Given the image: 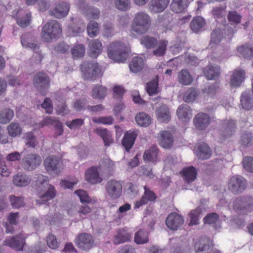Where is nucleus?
Masks as SVG:
<instances>
[{
    "label": "nucleus",
    "mask_w": 253,
    "mask_h": 253,
    "mask_svg": "<svg viewBox=\"0 0 253 253\" xmlns=\"http://www.w3.org/2000/svg\"><path fill=\"white\" fill-rule=\"evenodd\" d=\"M36 183L38 190L43 193H41L40 195V198L36 201L37 205L43 204L56 196L55 188L53 185L48 184L46 177L42 175H39Z\"/></svg>",
    "instance_id": "obj_1"
},
{
    "label": "nucleus",
    "mask_w": 253,
    "mask_h": 253,
    "mask_svg": "<svg viewBox=\"0 0 253 253\" xmlns=\"http://www.w3.org/2000/svg\"><path fill=\"white\" fill-rule=\"evenodd\" d=\"M150 22V17L147 14L138 13L132 22L131 31L139 35L145 34L149 29Z\"/></svg>",
    "instance_id": "obj_2"
},
{
    "label": "nucleus",
    "mask_w": 253,
    "mask_h": 253,
    "mask_svg": "<svg viewBox=\"0 0 253 253\" xmlns=\"http://www.w3.org/2000/svg\"><path fill=\"white\" fill-rule=\"evenodd\" d=\"M109 57L117 62H124L128 54L124 44L120 42L111 43L107 50Z\"/></svg>",
    "instance_id": "obj_3"
},
{
    "label": "nucleus",
    "mask_w": 253,
    "mask_h": 253,
    "mask_svg": "<svg viewBox=\"0 0 253 253\" xmlns=\"http://www.w3.org/2000/svg\"><path fill=\"white\" fill-rule=\"evenodd\" d=\"M61 28L56 20H50L46 23L42 28V37L46 42H50L53 39L57 38L61 33Z\"/></svg>",
    "instance_id": "obj_4"
},
{
    "label": "nucleus",
    "mask_w": 253,
    "mask_h": 253,
    "mask_svg": "<svg viewBox=\"0 0 253 253\" xmlns=\"http://www.w3.org/2000/svg\"><path fill=\"white\" fill-rule=\"evenodd\" d=\"M235 32L234 29L229 26H226L225 29H221L220 28H215L211 34L210 45L212 47V44H218L223 38L228 41H231Z\"/></svg>",
    "instance_id": "obj_5"
},
{
    "label": "nucleus",
    "mask_w": 253,
    "mask_h": 253,
    "mask_svg": "<svg viewBox=\"0 0 253 253\" xmlns=\"http://www.w3.org/2000/svg\"><path fill=\"white\" fill-rule=\"evenodd\" d=\"M233 207L239 213L247 214L253 211V198L251 196H239L234 201Z\"/></svg>",
    "instance_id": "obj_6"
},
{
    "label": "nucleus",
    "mask_w": 253,
    "mask_h": 253,
    "mask_svg": "<svg viewBox=\"0 0 253 253\" xmlns=\"http://www.w3.org/2000/svg\"><path fill=\"white\" fill-rule=\"evenodd\" d=\"M81 70L84 79L95 80L101 76V70L98 64L94 62L85 61L81 65Z\"/></svg>",
    "instance_id": "obj_7"
},
{
    "label": "nucleus",
    "mask_w": 253,
    "mask_h": 253,
    "mask_svg": "<svg viewBox=\"0 0 253 253\" xmlns=\"http://www.w3.org/2000/svg\"><path fill=\"white\" fill-rule=\"evenodd\" d=\"M50 82L49 76L44 72H39L34 77V85L42 95H44L49 88Z\"/></svg>",
    "instance_id": "obj_8"
},
{
    "label": "nucleus",
    "mask_w": 253,
    "mask_h": 253,
    "mask_svg": "<svg viewBox=\"0 0 253 253\" xmlns=\"http://www.w3.org/2000/svg\"><path fill=\"white\" fill-rule=\"evenodd\" d=\"M42 163L41 157L37 154H27L22 159V168L28 171H32L36 169Z\"/></svg>",
    "instance_id": "obj_9"
},
{
    "label": "nucleus",
    "mask_w": 253,
    "mask_h": 253,
    "mask_svg": "<svg viewBox=\"0 0 253 253\" xmlns=\"http://www.w3.org/2000/svg\"><path fill=\"white\" fill-rule=\"evenodd\" d=\"M123 183L121 181L109 180L105 186V191L108 197L112 200L120 198L122 193Z\"/></svg>",
    "instance_id": "obj_10"
},
{
    "label": "nucleus",
    "mask_w": 253,
    "mask_h": 253,
    "mask_svg": "<svg viewBox=\"0 0 253 253\" xmlns=\"http://www.w3.org/2000/svg\"><path fill=\"white\" fill-rule=\"evenodd\" d=\"M35 37L31 34L26 33L21 36V43L23 47L32 49L37 54L41 61L43 58L41 51L40 50V45L34 43Z\"/></svg>",
    "instance_id": "obj_11"
},
{
    "label": "nucleus",
    "mask_w": 253,
    "mask_h": 253,
    "mask_svg": "<svg viewBox=\"0 0 253 253\" xmlns=\"http://www.w3.org/2000/svg\"><path fill=\"white\" fill-rule=\"evenodd\" d=\"M246 179L240 175L232 177L228 182V188L234 194L242 193L246 188Z\"/></svg>",
    "instance_id": "obj_12"
},
{
    "label": "nucleus",
    "mask_w": 253,
    "mask_h": 253,
    "mask_svg": "<svg viewBox=\"0 0 253 253\" xmlns=\"http://www.w3.org/2000/svg\"><path fill=\"white\" fill-rule=\"evenodd\" d=\"M236 128L235 121L232 119L224 120L220 127L221 135L224 138L230 137L235 134Z\"/></svg>",
    "instance_id": "obj_13"
},
{
    "label": "nucleus",
    "mask_w": 253,
    "mask_h": 253,
    "mask_svg": "<svg viewBox=\"0 0 253 253\" xmlns=\"http://www.w3.org/2000/svg\"><path fill=\"white\" fill-rule=\"evenodd\" d=\"M25 244V237L22 233L13 237H7L4 241L5 245L18 251H23Z\"/></svg>",
    "instance_id": "obj_14"
},
{
    "label": "nucleus",
    "mask_w": 253,
    "mask_h": 253,
    "mask_svg": "<svg viewBox=\"0 0 253 253\" xmlns=\"http://www.w3.org/2000/svg\"><path fill=\"white\" fill-rule=\"evenodd\" d=\"M184 223L182 216L175 212L169 214L166 219V223L169 228L172 230H176L180 228Z\"/></svg>",
    "instance_id": "obj_15"
},
{
    "label": "nucleus",
    "mask_w": 253,
    "mask_h": 253,
    "mask_svg": "<svg viewBox=\"0 0 253 253\" xmlns=\"http://www.w3.org/2000/svg\"><path fill=\"white\" fill-rule=\"evenodd\" d=\"M212 241L206 236L200 238L194 244L196 253H209L212 247Z\"/></svg>",
    "instance_id": "obj_16"
},
{
    "label": "nucleus",
    "mask_w": 253,
    "mask_h": 253,
    "mask_svg": "<svg viewBox=\"0 0 253 253\" xmlns=\"http://www.w3.org/2000/svg\"><path fill=\"white\" fill-rule=\"evenodd\" d=\"M94 240L90 234L82 233L76 239V246L82 250H89L93 246Z\"/></svg>",
    "instance_id": "obj_17"
},
{
    "label": "nucleus",
    "mask_w": 253,
    "mask_h": 253,
    "mask_svg": "<svg viewBox=\"0 0 253 253\" xmlns=\"http://www.w3.org/2000/svg\"><path fill=\"white\" fill-rule=\"evenodd\" d=\"M70 5L64 1L59 2L52 10H50L51 15L57 18H62L65 17L68 13Z\"/></svg>",
    "instance_id": "obj_18"
},
{
    "label": "nucleus",
    "mask_w": 253,
    "mask_h": 253,
    "mask_svg": "<svg viewBox=\"0 0 253 253\" xmlns=\"http://www.w3.org/2000/svg\"><path fill=\"white\" fill-rule=\"evenodd\" d=\"M193 122L198 129L204 130L209 125L210 118L207 114L200 113L195 116Z\"/></svg>",
    "instance_id": "obj_19"
},
{
    "label": "nucleus",
    "mask_w": 253,
    "mask_h": 253,
    "mask_svg": "<svg viewBox=\"0 0 253 253\" xmlns=\"http://www.w3.org/2000/svg\"><path fill=\"white\" fill-rule=\"evenodd\" d=\"M197 157L201 160H207L211 155V150L205 143H199L195 147Z\"/></svg>",
    "instance_id": "obj_20"
},
{
    "label": "nucleus",
    "mask_w": 253,
    "mask_h": 253,
    "mask_svg": "<svg viewBox=\"0 0 253 253\" xmlns=\"http://www.w3.org/2000/svg\"><path fill=\"white\" fill-rule=\"evenodd\" d=\"M59 159L54 155H50L47 157L44 162L46 170L48 172L57 173L59 171Z\"/></svg>",
    "instance_id": "obj_21"
},
{
    "label": "nucleus",
    "mask_w": 253,
    "mask_h": 253,
    "mask_svg": "<svg viewBox=\"0 0 253 253\" xmlns=\"http://www.w3.org/2000/svg\"><path fill=\"white\" fill-rule=\"evenodd\" d=\"M157 118L161 122L168 123L170 120V114L167 105L162 104L156 110Z\"/></svg>",
    "instance_id": "obj_22"
},
{
    "label": "nucleus",
    "mask_w": 253,
    "mask_h": 253,
    "mask_svg": "<svg viewBox=\"0 0 253 253\" xmlns=\"http://www.w3.org/2000/svg\"><path fill=\"white\" fill-rule=\"evenodd\" d=\"M137 135V132L134 131H128L125 133L122 143L127 152L132 148Z\"/></svg>",
    "instance_id": "obj_23"
},
{
    "label": "nucleus",
    "mask_w": 253,
    "mask_h": 253,
    "mask_svg": "<svg viewBox=\"0 0 253 253\" xmlns=\"http://www.w3.org/2000/svg\"><path fill=\"white\" fill-rule=\"evenodd\" d=\"M241 105L245 110H250L253 108V94L248 91L243 92L240 96Z\"/></svg>",
    "instance_id": "obj_24"
},
{
    "label": "nucleus",
    "mask_w": 253,
    "mask_h": 253,
    "mask_svg": "<svg viewBox=\"0 0 253 253\" xmlns=\"http://www.w3.org/2000/svg\"><path fill=\"white\" fill-rule=\"evenodd\" d=\"M94 131L102 138L106 147H109L114 143L110 131L106 128L98 127L95 129Z\"/></svg>",
    "instance_id": "obj_25"
},
{
    "label": "nucleus",
    "mask_w": 253,
    "mask_h": 253,
    "mask_svg": "<svg viewBox=\"0 0 253 253\" xmlns=\"http://www.w3.org/2000/svg\"><path fill=\"white\" fill-rule=\"evenodd\" d=\"M85 179L91 184L99 183L102 182V178L99 176L97 169L92 167L85 172Z\"/></svg>",
    "instance_id": "obj_26"
},
{
    "label": "nucleus",
    "mask_w": 253,
    "mask_h": 253,
    "mask_svg": "<svg viewBox=\"0 0 253 253\" xmlns=\"http://www.w3.org/2000/svg\"><path fill=\"white\" fill-rule=\"evenodd\" d=\"M159 149L156 145H152L145 151L143 158L145 162H156L158 160Z\"/></svg>",
    "instance_id": "obj_27"
},
{
    "label": "nucleus",
    "mask_w": 253,
    "mask_h": 253,
    "mask_svg": "<svg viewBox=\"0 0 253 253\" xmlns=\"http://www.w3.org/2000/svg\"><path fill=\"white\" fill-rule=\"evenodd\" d=\"M160 141L161 145L165 148H170L173 143L172 134L169 131L160 132Z\"/></svg>",
    "instance_id": "obj_28"
},
{
    "label": "nucleus",
    "mask_w": 253,
    "mask_h": 253,
    "mask_svg": "<svg viewBox=\"0 0 253 253\" xmlns=\"http://www.w3.org/2000/svg\"><path fill=\"white\" fill-rule=\"evenodd\" d=\"M156 194L152 191L145 187V192L141 199L136 202L135 208H139L143 205L146 204L148 201L153 202L156 199Z\"/></svg>",
    "instance_id": "obj_29"
},
{
    "label": "nucleus",
    "mask_w": 253,
    "mask_h": 253,
    "mask_svg": "<svg viewBox=\"0 0 253 253\" xmlns=\"http://www.w3.org/2000/svg\"><path fill=\"white\" fill-rule=\"evenodd\" d=\"M89 54L93 58H96L102 52V45L98 40H92L89 45Z\"/></svg>",
    "instance_id": "obj_30"
},
{
    "label": "nucleus",
    "mask_w": 253,
    "mask_h": 253,
    "mask_svg": "<svg viewBox=\"0 0 253 253\" xmlns=\"http://www.w3.org/2000/svg\"><path fill=\"white\" fill-rule=\"evenodd\" d=\"M204 72L208 80H215L220 74L219 67L217 65H209L204 68Z\"/></svg>",
    "instance_id": "obj_31"
},
{
    "label": "nucleus",
    "mask_w": 253,
    "mask_h": 253,
    "mask_svg": "<svg viewBox=\"0 0 253 253\" xmlns=\"http://www.w3.org/2000/svg\"><path fill=\"white\" fill-rule=\"evenodd\" d=\"M169 0H151L150 8L155 13L164 11L168 6Z\"/></svg>",
    "instance_id": "obj_32"
},
{
    "label": "nucleus",
    "mask_w": 253,
    "mask_h": 253,
    "mask_svg": "<svg viewBox=\"0 0 253 253\" xmlns=\"http://www.w3.org/2000/svg\"><path fill=\"white\" fill-rule=\"evenodd\" d=\"M144 66V60L140 57H134L129 64L130 70L135 73L141 71Z\"/></svg>",
    "instance_id": "obj_33"
},
{
    "label": "nucleus",
    "mask_w": 253,
    "mask_h": 253,
    "mask_svg": "<svg viewBox=\"0 0 253 253\" xmlns=\"http://www.w3.org/2000/svg\"><path fill=\"white\" fill-rule=\"evenodd\" d=\"M107 94V88L101 85L96 84L91 92V96L94 99L103 100Z\"/></svg>",
    "instance_id": "obj_34"
},
{
    "label": "nucleus",
    "mask_w": 253,
    "mask_h": 253,
    "mask_svg": "<svg viewBox=\"0 0 253 253\" xmlns=\"http://www.w3.org/2000/svg\"><path fill=\"white\" fill-rule=\"evenodd\" d=\"M244 76L245 72L243 70L235 71L231 77V85L232 86H239L244 81Z\"/></svg>",
    "instance_id": "obj_35"
},
{
    "label": "nucleus",
    "mask_w": 253,
    "mask_h": 253,
    "mask_svg": "<svg viewBox=\"0 0 253 253\" xmlns=\"http://www.w3.org/2000/svg\"><path fill=\"white\" fill-rule=\"evenodd\" d=\"M8 135L12 137L20 136L22 133V128L19 123L12 122L7 126Z\"/></svg>",
    "instance_id": "obj_36"
},
{
    "label": "nucleus",
    "mask_w": 253,
    "mask_h": 253,
    "mask_svg": "<svg viewBox=\"0 0 253 253\" xmlns=\"http://www.w3.org/2000/svg\"><path fill=\"white\" fill-rule=\"evenodd\" d=\"M178 82L183 85L190 84L193 82V78L187 69H182L178 74Z\"/></svg>",
    "instance_id": "obj_37"
},
{
    "label": "nucleus",
    "mask_w": 253,
    "mask_h": 253,
    "mask_svg": "<svg viewBox=\"0 0 253 253\" xmlns=\"http://www.w3.org/2000/svg\"><path fill=\"white\" fill-rule=\"evenodd\" d=\"M183 176L187 183L193 182L196 178L197 171L193 167L183 169L182 170Z\"/></svg>",
    "instance_id": "obj_38"
},
{
    "label": "nucleus",
    "mask_w": 253,
    "mask_h": 253,
    "mask_svg": "<svg viewBox=\"0 0 253 253\" xmlns=\"http://www.w3.org/2000/svg\"><path fill=\"white\" fill-rule=\"evenodd\" d=\"M130 239V236L127 231L124 229H120L117 231V233L114 236V243L115 244H120L129 241Z\"/></svg>",
    "instance_id": "obj_39"
},
{
    "label": "nucleus",
    "mask_w": 253,
    "mask_h": 253,
    "mask_svg": "<svg viewBox=\"0 0 253 253\" xmlns=\"http://www.w3.org/2000/svg\"><path fill=\"white\" fill-rule=\"evenodd\" d=\"M188 5V0H172L171 9L175 13L183 11Z\"/></svg>",
    "instance_id": "obj_40"
},
{
    "label": "nucleus",
    "mask_w": 253,
    "mask_h": 253,
    "mask_svg": "<svg viewBox=\"0 0 253 253\" xmlns=\"http://www.w3.org/2000/svg\"><path fill=\"white\" fill-rule=\"evenodd\" d=\"M177 115L179 119L190 118L192 116V111L189 105L182 104L177 110Z\"/></svg>",
    "instance_id": "obj_41"
},
{
    "label": "nucleus",
    "mask_w": 253,
    "mask_h": 253,
    "mask_svg": "<svg viewBox=\"0 0 253 253\" xmlns=\"http://www.w3.org/2000/svg\"><path fill=\"white\" fill-rule=\"evenodd\" d=\"M202 214V210L198 207L195 210H192L189 213L188 216L190 221L188 224L189 226L198 225L199 223V219Z\"/></svg>",
    "instance_id": "obj_42"
},
{
    "label": "nucleus",
    "mask_w": 253,
    "mask_h": 253,
    "mask_svg": "<svg viewBox=\"0 0 253 253\" xmlns=\"http://www.w3.org/2000/svg\"><path fill=\"white\" fill-rule=\"evenodd\" d=\"M14 115V111L9 108H5L0 111V123L7 124L12 119Z\"/></svg>",
    "instance_id": "obj_43"
},
{
    "label": "nucleus",
    "mask_w": 253,
    "mask_h": 253,
    "mask_svg": "<svg viewBox=\"0 0 253 253\" xmlns=\"http://www.w3.org/2000/svg\"><path fill=\"white\" fill-rule=\"evenodd\" d=\"M168 43V42L165 40H161L159 42H158V44L153 51V55L157 57L164 56L166 53Z\"/></svg>",
    "instance_id": "obj_44"
},
{
    "label": "nucleus",
    "mask_w": 253,
    "mask_h": 253,
    "mask_svg": "<svg viewBox=\"0 0 253 253\" xmlns=\"http://www.w3.org/2000/svg\"><path fill=\"white\" fill-rule=\"evenodd\" d=\"M135 121L139 126L147 127L151 124V119L148 114L142 112L136 115Z\"/></svg>",
    "instance_id": "obj_45"
},
{
    "label": "nucleus",
    "mask_w": 253,
    "mask_h": 253,
    "mask_svg": "<svg viewBox=\"0 0 253 253\" xmlns=\"http://www.w3.org/2000/svg\"><path fill=\"white\" fill-rule=\"evenodd\" d=\"M204 19L201 16H197L193 19L190 22L191 30L195 33L198 32L205 25Z\"/></svg>",
    "instance_id": "obj_46"
},
{
    "label": "nucleus",
    "mask_w": 253,
    "mask_h": 253,
    "mask_svg": "<svg viewBox=\"0 0 253 253\" xmlns=\"http://www.w3.org/2000/svg\"><path fill=\"white\" fill-rule=\"evenodd\" d=\"M148 241V233L146 231L140 229L135 233L134 242L137 244H143L147 243Z\"/></svg>",
    "instance_id": "obj_47"
},
{
    "label": "nucleus",
    "mask_w": 253,
    "mask_h": 253,
    "mask_svg": "<svg viewBox=\"0 0 253 253\" xmlns=\"http://www.w3.org/2000/svg\"><path fill=\"white\" fill-rule=\"evenodd\" d=\"M240 144L244 147H249L253 145V136L252 133L245 131L241 136Z\"/></svg>",
    "instance_id": "obj_48"
},
{
    "label": "nucleus",
    "mask_w": 253,
    "mask_h": 253,
    "mask_svg": "<svg viewBox=\"0 0 253 253\" xmlns=\"http://www.w3.org/2000/svg\"><path fill=\"white\" fill-rule=\"evenodd\" d=\"M13 182L18 186H26L30 183L31 179L26 175L17 174L14 176Z\"/></svg>",
    "instance_id": "obj_49"
},
{
    "label": "nucleus",
    "mask_w": 253,
    "mask_h": 253,
    "mask_svg": "<svg viewBox=\"0 0 253 253\" xmlns=\"http://www.w3.org/2000/svg\"><path fill=\"white\" fill-rule=\"evenodd\" d=\"M140 43L147 48H154L158 44V41L154 37L145 36L141 38Z\"/></svg>",
    "instance_id": "obj_50"
},
{
    "label": "nucleus",
    "mask_w": 253,
    "mask_h": 253,
    "mask_svg": "<svg viewBox=\"0 0 253 253\" xmlns=\"http://www.w3.org/2000/svg\"><path fill=\"white\" fill-rule=\"evenodd\" d=\"M237 51L240 56L246 59L253 57V49L248 45H244L237 48Z\"/></svg>",
    "instance_id": "obj_51"
},
{
    "label": "nucleus",
    "mask_w": 253,
    "mask_h": 253,
    "mask_svg": "<svg viewBox=\"0 0 253 253\" xmlns=\"http://www.w3.org/2000/svg\"><path fill=\"white\" fill-rule=\"evenodd\" d=\"M198 94L197 89L194 88H190L185 92L183 99L185 102H192L195 100Z\"/></svg>",
    "instance_id": "obj_52"
},
{
    "label": "nucleus",
    "mask_w": 253,
    "mask_h": 253,
    "mask_svg": "<svg viewBox=\"0 0 253 253\" xmlns=\"http://www.w3.org/2000/svg\"><path fill=\"white\" fill-rule=\"evenodd\" d=\"M71 53L74 58H81L84 56L85 53V47L83 44L75 45L71 50Z\"/></svg>",
    "instance_id": "obj_53"
},
{
    "label": "nucleus",
    "mask_w": 253,
    "mask_h": 253,
    "mask_svg": "<svg viewBox=\"0 0 253 253\" xmlns=\"http://www.w3.org/2000/svg\"><path fill=\"white\" fill-rule=\"evenodd\" d=\"M115 5L119 10L126 11L130 8V0H115Z\"/></svg>",
    "instance_id": "obj_54"
},
{
    "label": "nucleus",
    "mask_w": 253,
    "mask_h": 253,
    "mask_svg": "<svg viewBox=\"0 0 253 253\" xmlns=\"http://www.w3.org/2000/svg\"><path fill=\"white\" fill-rule=\"evenodd\" d=\"M220 90L219 84L217 82L211 84L205 87L203 89V92L211 96H213Z\"/></svg>",
    "instance_id": "obj_55"
},
{
    "label": "nucleus",
    "mask_w": 253,
    "mask_h": 253,
    "mask_svg": "<svg viewBox=\"0 0 253 253\" xmlns=\"http://www.w3.org/2000/svg\"><path fill=\"white\" fill-rule=\"evenodd\" d=\"M9 200L13 208L19 209L24 206V199L22 197L11 195L9 197Z\"/></svg>",
    "instance_id": "obj_56"
},
{
    "label": "nucleus",
    "mask_w": 253,
    "mask_h": 253,
    "mask_svg": "<svg viewBox=\"0 0 253 253\" xmlns=\"http://www.w3.org/2000/svg\"><path fill=\"white\" fill-rule=\"evenodd\" d=\"M98 30V23L95 21H91L87 27V32L88 36L93 38L97 35Z\"/></svg>",
    "instance_id": "obj_57"
},
{
    "label": "nucleus",
    "mask_w": 253,
    "mask_h": 253,
    "mask_svg": "<svg viewBox=\"0 0 253 253\" xmlns=\"http://www.w3.org/2000/svg\"><path fill=\"white\" fill-rule=\"evenodd\" d=\"M158 83L155 81L151 82L147 84L146 89L149 95L152 96L158 93Z\"/></svg>",
    "instance_id": "obj_58"
},
{
    "label": "nucleus",
    "mask_w": 253,
    "mask_h": 253,
    "mask_svg": "<svg viewBox=\"0 0 253 253\" xmlns=\"http://www.w3.org/2000/svg\"><path fill=\"white\" fill-rule=\"evenodd\" d=\"M244 168L248 171L253 172V158L248 156L244 158L243 161Z\"/></svg>",
    "instance_id": "obj_59"
},
{
    "label": "nucleus",
    "mask_w": 253,
    "mask_h": 253,
    "mask_svg": "<svg viewBox=\"0 0 253 253\" xmlns=\"http://www.w3.org/2000/svg\"><path fill=\"white\" fill-rule=\"evenodd\" d=\"M85 30V25L84 23H79L78 25H73L70 28V32L73 36H77Z\"/></svg>",
    "instance_id": "obj_60"
},
{
    "label": "nucleus",
    "mask_w": 253,
    "mask_h": 253,
    "mask_svg": "<svg viewBox=\"0 0 253 253\" xmlns=\"http://www.w3.org/2000/svg\"><path fill=\"white\" fill-rule=\"evenodd\" d=\"M75 193L80 198L82 203H89L90 202V198L88 196L87 192L84 190H78L75 191Z\"/></svg>",
    "instance_id": "obj_61"
},
{
    "label": "nucleus",
    "mask_w": 253,
    "mask_h": 253,
    "mask_svg": "<svg viewBox=\"0 0 253 253\" xmlns=\"http://www.w3.org/2000/svg\"><path fill=\"white\" fill-rule=\"evenodd\" d=\"M227 18L230 22L238 24L241 22L242 16L236 11H230Z\"/></svg>",
    "instance_id": "obj_62"
},
{
    "label": "nucleus",
    "mask_w": 253,
    "mask_h": 253,
    "mask_svg": "<svg viewBox=\"0 0 253 253\" xmlns=\"http://www.w3.org/2000/svg\"><path fill=\"white\" fill-rule=\"evenodd\" d=\"M46 243L48 246L52 249H56L59 246V243L57 242L56 237L52 234H50L47 236Z\"/></svg>",
    "instance_id": "obj_63"
},
{
    "label": "nucleus",
    "mask_w": 253,
    "mask_h": 253,
    "mask_svg": "<svg viewBox=\"0 0 253 253\" xmlns=\"http://www.w3.org/2000/svg\"><path fill=\"white\" fill-rule=\"evenodd\" d=\"M84 123L82 119H76L72 121L67 122L66 125L71 129H74L80 127Z\"/></svg>",
    "instance_id": "obj_64"
}]
</instances>
